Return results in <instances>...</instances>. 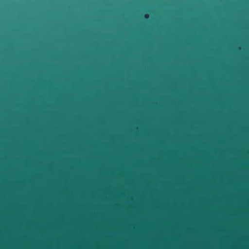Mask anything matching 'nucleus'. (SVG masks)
<instances>
[{
  "instance_id": "nucleus-1",
  "label": "nucleus",
  "mask_w": 249,
  "mask_h": 249,
  "mask_svg": "<svg viewBox=\"0 0 249 249\" xmlns=\"http://www.w3.org/2000/svg\"><path fill=\"white\" fill-rule=\"evenodd\" d=\"M144 18H148V15H144Z\"/></svg>"
}]
</instances>
